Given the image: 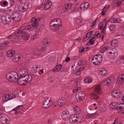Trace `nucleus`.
Masks as SVG:
<instances>
[{
	"mask_svg": "<svg viewBox=\"0 0 124 124\" xmlns=\"http://www.w3.org/2000/svg\"><path fill=\"white\" fill-rule=\"evenodd\" d=\"M79 118L78 116L74 114L71 115L69 119L70 123H74L78 121Z\"/></svg>",
	"mask_w": 124,
	"mask_h": 124,
	"instance_id": "9",
	"label": "nucleus"
},
{
	"mask_svg": "<svg viewBox=\"0 0 124 124\" xmlns=\"http://www.w3.org/2000/svg\"><path fill=\"white\" fill-rule=\"evenodd\" d=\"M111 79V78H109L107 80H105L104 82V83L105 84L104 85H107L112 83L113 81Z\"/></svg>",
	"mask_w": 124,
	"mask_h": 124,
	"instance_id": "32",
	"label": "nucleus"
},
{
	"mask_svg": "<svg viewBox=\"0 0 124 124\" xmlns=\"http://www.w3.org/2000/svg\"><path fill=\"white\" fill-rule=\"evenodd\" d=\"M48 80L50 83H53L54 81V78L52 77H49Z\"/></svg>",
	"mask_w": 124,
	"mask_h": 124,
	"instance_id": "48",
	"label": "nucleus"
},
{
	"mask_svg": "<svg viewBox=\"0 0 124 124\" xmlns=\"http://www.w3.org/2000/svg\"><path fill=\"white\" fill-rule=\"evenodd\" d=\"M58 65L56 66V68L55 69L53 70L52 71L55 72L56 71H59V67H58Z\"/></svg>",
	"mask_w": 124,
	"mask_h": 124,
	"instance_id": "50",
	"label": "nucleus"
},
{
	"mask_svg": "<svg viewBox=\"0 0 124 124\" xmlns=\"http://www.w3.org/2000/svg\"><path fill=\"white\" fill-rule=\"evenodd\" d=\"M23 77H20L19 78L17 79V81L15 82H17L18 85H26V84L25 83V81H24V79Z\"/></svg>",
	"mask_w": 124,
	"mask_h": 124,
	"instance_id": "17",
	"label": "nucleus"
},
{
	"mask_svg": "<svg viewBox=\"0 0 124 124\" xmlns=\"http://www.w3.org/2000/svg\"><path fill=\"white\" fill-rule=\"evenodd\" d=\"M61 22V20L59 19H52L50 21V28L54 31H58L61 26L60 24Z\"/></svg>",
	"mask_w": 124,
	"mask_h": 124,
	"instance_id": "2",
	"label": "nucleus"
},
{
	"mask_svg": "<svg viewBox=\"0 0 124 124\" xmlns=\"http://www.w3.org/2000/svg\"><path fill=\"white\" fill-rule=\"evenodd\" d=\"M85 96V92L82 91L78 92L76 95V97L77 100L80 101L81 100H83Z\"/></svg>",
	"mask_w": 124,
	"mask_h": 124,
	"instance_id": "8",
	"label": "nucleus"
},
{
	"mask_svg": "<svg viewBox=\"0 0 124 124\" xmlns=\"http://www.w3.org/2000/svg\"><path fill=\"white\" fill-rule=\"evenodd\" d=\"M92 39H90L89 41V43L91 44H93L94 42V40H92Z\"/></svg>",
	"mask_w": 124,
	"mask_h": 124,
	"instance_id": "53",
	"label": "nucleus"
},
{
	"mask_svg": "<svg viewBox=\"0 0 124 124\" xmlns=\"http://www.w3.org/2000/svg\"><path fill=\"white\" fill-rule=\"evenodd\" d=\"M38 68V66L36 65H34L32 67V70L33 71L36 72L38 71L37 69Z\"/></svg>",
	"mask_w": 124,
	"mask_h": 124,
	"instance_id": "41",
	"label": "nucleus"
},
{
	"mask_svg": "<svg viewBox=\"0 0 124 124\" xmlns=\"http://www.w3.org/2000/svg\"><path fill=\"white\" fill-rule=\"evenodd\" d=\"M10 3L11 5H13L14 4V0H10Z\"/></svg>",
	"mask_w": 124,
	"mask_h": 124,
	"instance_id": "59",
	"label": "nucleus"
},
{
	"mask_svg": "<svg viewBox=\"0 0 124 124\" xmlns=\"http://www.w3.org/2000/svg\"><path fill=\"white\" fill-rule=\"evenodd\" d=\"M49 39H44L42 41V43L43 45L45 46H49L51 44V42L49 41Z\"/></svg>",
	"mask_w": 124,
	"mask_h": 124,
	"instance_id": "22",
	"label": "nucleus"
},
{
	"mask_svg": "<svg viewBox=\"0 0 124 124\" xmlns=\"http://www.w3.org/2000/svg\"><path fill=\"white\" fill-rule=\"evenodd\" d=\"M117 51L115 49H113L112 50V52H110L109 53L110 54H112V55L114 57H115L117 55Z\"/></svg>",
	"mask_w": 124,
	"mask_h": 124,
	"instance_id": "30",
	"label": "nucleus"
},
{
	"mask_svg": "<svg viewBox=\"0 0 124 124\" xmlns=\"http://www.w3.org/2000/svg\"><path fill=\"white\" fill-rule=\"evenodd\" d=\"M116 26L113 25H111L110 26H109V29L111 31H113L116 29Z\"/></svg>",
	"mask_w": 124,
	"mask_h": 124,
	"instance_id": "45",
	"label": "nucleus"
},
{
	"mask_svg": "<svg viewBox=\"0 0 124 124\" xmlns=\"http://www.w3.org/2000/svg\"><path fill=\"white\" fill-rule=\"evenodd\" d=\"M52 4V2L50 0H48L44 6V9L45 10H46L50 8L51 7Z\"/></svg>",
	"mask_w": 124,
	"mask_h": 124,
	"instance_id": "29",
	"label": "nucleus"
},
{
	"mask_svg": "<svg viewBox=\"0 0 124 124\" xmlns=\"http://www.w3.org/2000/svg\"><path fill=\"white\" fill-rule=\"evenodd\" d=\"M24 79V81L25 82L27 83H29L32 80V76L30 75L27 74L25 75L23 78Z\"/></svg>",
	"mask_w": 124,
	"mask_h": 124,
	"instance_id": "18",
	"label": "nucleus"
},
{
	"mask_svg": "<svg viewBox=\"0 0 124 124\" xmlns=\"http://www.w3.org/2000/svg\"><path fill=\"white\" fill-rule=\"evenodd\" d=\"M109 5L106 6L103 8V9H105V10H107L109 8Z\"/></svg>",
	"mask_w": 124,
	"mask_h": 124,
	"instance_id": "58",
	"label": "nucleus"
},
{
	"mask_svg": "<svg viewBox=\"0 0 124 124\" xmlns=\"http://www.w3.org/2000/svg\"><path fill=\"white\" fill-rule=\"evenodd\" d=\"M81 21L80 20H78L77 21V25H80L81 24Z\"/></svg>",
	"mask_w": 124,
	"mask_h": 124,
	"instance_id": "63",
	"label": "nucleus"
},
{
	"mask_svg": "<svg viewBox=\"0 0 124 124\" xmlns=\"http://www.w3.org/2000/svg\"><path fill=\"white\" fill-rule=\"evenodd\" d=\"M12 20L14 22H17L19 21L21 18L20 15L18 12H15L12 14Z\"/></svg>",
	"mask_w": 124,
	"mask_h": 124,
	"instance_id": "7",
	"label": "nucleus"
},
{
	"mask_svg": "<svg viewBox=\"0 0 124 124\" xmlns=\"http://www.w3.org/2000/svg\"><path fill=\"white\" fill-rule=\"evenodd\" d=\"M31 22L32 24L30 25L32 29L33 30V28L36 29L38 26L37 20L35 18H33L31 20Z\"/></svg>",
	"mask_w": 124,
	"mask_h": 124,
	"instance_id": "14",
	"label": "nucleus"
},
{
	"mask_svg": "<svg viewBox=\"0 0 124 124\" xmlns=\"http://www.w3.org/2000/svg\"><path fill=\"white\" fill-rule=\"evenodd\" d=\"M1 19L2 23L5 25L10 23L12 18L11 15L8 14H5L1 17Z\"/></svg>",
	"mask_w": 124,
	"mask_h": 124,
	"instance_id": "5",
	"label": "nucleus"
},
{
	"mask_svg": "<svg viewBox=\"0 0 124 124\" xmlns=\"http://www.w3.org/2000/svg\"><path fill=\"white\" fill-rule=\"evenodd\" d=\"M7 79L11 82H15L18 78V74L14 71L7 73L6 76Z\"/></svg>",
	"mask_w": 124,
	"mask_h": 124,
	"instance_id": "3",
	"label": "nucleus"
},
{
	"mask_svg": "<svg viewBox=\"0 0 124 124\" xmlns=\"http://www.w3.org/2000/svg\"><path fill=\"white\" fill-rule=\"evenodd\" d=\"M89 4L87 2H85L81 4L80 7L81 9H83L84 10H86L89 7Z\"/></svg>",
	"mask_w": 124,
	"mask_h": 124,
	"instance_id": "26",
	"label": "nucleus"
},
{
	"mask_svg": "<svg viewBox=\"0 0 124 124\" xmlns=\"http://www.w3.org/2000/svg\"><path fill=\"white\" fill-rule=\"evenodd\" d=\"M66 101L64 99L62 98L59 99L58 101V104L59 106H61L65 103Z\"/></svg>",
	"mask_w": 124,
	"mask_h": 124,
	"instance_id": "24",
	"label": "nucleus"
},
{
	"mask_svg": "<svg viewBox=\"0 0 124 124\" xmlns=\"http://www.w3.org/2000/svg\"><path fill=\"white\" fill-rule=\"evenodd\" d=\"M118 121V119L117 118H116L114 122L113 123V124H115L117 123Z\"/></svg>",
	"mask_w": 124,
	"mask_h": 124,
	"instance_id": "64",
	"label": "nucleus"
},
{
	"mask_svg": "<svg viewBox=\"0 0 124 124\" xmlns=\"http://www.w3.org/2000/svg\"><path fill=\"white\" fill-rule=\"evenodd\" d=\"M106 25H104V27H103V29H102V30L103 31H101V32L104 33H105V29L106 28Z\"/></svg>",
	"mask_w": 124,
	"mask_h": 124,
	"instance_id": "56",
	"label": "nucleus"
},
{
	"mask_svg": "<svg viewBox=\"0 0 124 124\" xmlns=\"http://www.w3.org/2000/svg\"><path fill=\"white\" fill-rule=\"evenodd\" d=\"M15 52L13 50H10L7 52L6 54L7 56L11 57H13L15 54Z\"/></svg>",
	"mask_w": 124,
	"mask_h": 124,
	"instance_id": "20",
	"label": "nucleus"
},
{
	"mask_svg": "<svg viewBox=\"0 0 124 124\" xmlns=\"http://www.w3.org/2000/svg\"><path fill=\"white\" fill-rule=\"evenodd\" d=\"M95 92L99 94H101L102 93V87L101 85H97L95 88Z\"/></svg>",
	"mask_w": 124,
	"mask_h": 124,
	"instance_id": "16",
	"label": "nucleus"
},
{
	"mask_svg": "<svg viewBox=\"0 0 124 124\" xmlns=\"http://www.w3.org/2000/svg\"><path fill=\"white\" fill-rule=\"evenodd\" d=\"M124 79H123L122 78L119 76L117 78L116 80V83L118 84H121L124 81Z\"/></svg>",
	"mask_w": 124,
	"mask_h": 124,
	"instance_id": "36",
	"label": "nucleus"
},
{
	"mask_svg": "<svg viewBox=\"0 0 124 124\" xmlns=\"http://www.w3.org/2000/svg\"><path fill=\"white\" fill-rule=\"evenodd\" d=\"M85 81L86 83H88L92 82V81L89 78H86L85 79Z\"/></svg>",
	"mask_w": 124,
	"mask_h": 124,
	"instance_id": "49",
	"label": "nucleus"
},
{
	"mask_svg": "<svg viewBox=\"0 0 124 124\" xmlns=\"http://www.w3.org/2000/svg\"><path fill=\"white\" fill-rule=\"evenodd\" d=\"M106 10H105V9H103V10H102V11L101 12V15H104L105 13L106 12Z\"/></svg>",
	"mask_w": 124,
	"mask_h": 124,
	"instance_id": "57",
	"label": "nucleus"
},
{
	"mask_svg": "<svg viewBox=\"0 0 124 124\" xmlns=\"http://www.w3.org/2000/svg\"><path fill=\"white\" fill-rule=\"evenodd\" d=\"M23 7L25 11L27 10L29 8V4L27 3H23Z\"/></svg>",
	"mask_w": 124,
	"mask_h": 124,
	"instance_id": "39",
	"label": "nucleus"
},
{
	"mask_svg": "<svg viewBox=\"0 0 124 124\" xmlns=\"http://www.w3.org/2000/svg\"><path fill=\"white\" fill-rule=\"evenodd\" d=\"M120 21L118 18H112L110 20V22L111 23H119Z\"/></svg>",
	"mask_w": 124,
	"mask_h": 124,
	"instance_id": "33",
	"label": "nucleus"
},
{
	"mask_svg": "<svg viewBox=\"0 0 124 124\" xmlns=\"http://www.w3.org/2000/svg\"><path fill=\"white\" fill-rule=\"evenodd\" d=\"M28 30L30 31L32 30L30 25H28L26 27L25 26L22 27L18 30L16 31L15 34L17 36H18L21 34V36L23 39L24 40L27 41L29 39V35L25 31Z\"/></svg>",
	"mask_w": 124,
	"mask_h": 124,
	"instance_id": "1",
	"label": "nucleus"
},
{
	"mask_svg": "<svg viewBox=\"0 0 124 124\" xmlns=\"http://www.w3.org/2000/svg\"><path fill=\"white\" fill-rule=\"evenodd\" d=\"M28 71L25 69L22 68L19 70V73L20 75V77L24 78L27 74Z\"/></svg>",
	"mask_w": 124,
	"mask_h": 124,
	"instance_id": "15",
	"label": "nucleus"
},
{
	"mask_svg": "<svg viewBox=\"0 0 124 124\" xmlns=\"http://www.w3.org/2000/svg\"><path fill=\"white\" fill-rule=\"evenodd\" d=\"M51 101L49 98H46L43 102L42 105L43 108H47L50 107L51 104Z\"/></svg>",
	"mask_w": 124,
	"mask_h": 124,
	"instance_id": "10",
	"label": "nucleus"
},
{
	"mask_svg": "<svg viewBox=\"0 0 124 124\" xmlns=\"http://www.w3.org/2000/svg\"><path fill=\"white\" fill-rule=\"evenodd\" d=\"M23 107L22 105H19L17 106V107L15 109H13V111L15 112V114L17 115L18 114L20 113V107Z\"/></svg>",
	"mask_w": 124,
	"mask_h": 124,
	"instance_id": "28",
	"label": "nucleus"
},
{
	"mask_svg": "<svg viewBox=\"0 0 124 124\" xmlns=\"http://www.w3.org/2000/svg\"><path fill=\"white\" fill-rule=\"evenodd\" d=\"M84 51V49L83 47L81 46L79 49V52L80 53H81Z\"/></svg>",
	"mask_w": 124,
	"mask_h": 124,
	"instance_id": "51",
	"label": "nucleus"
},
{
	"mask_svg": "<svg viewBox=\"0 0 124 124\" xmlns=\"http://www.w3.org/2000/svg\"><path fill=\"white\" fill-rule=\"evenodd\" d=\"M0 121L3 124H10L11 120L6 115L2 114L0 115Z\"/></svg>",
	"mask_w": 124,
	"mask_h": 124,
	"instance_id": "6",
	"label": "nucleus"
},
{
	"mask_svg": "<svg viewBox=\"0 0 124 124\" xmlns=\"http://www.w3.org/2000/svg\"><path fill=\"white\" fill-rule=\"evenodd\" d=\"M95 35L98 38H100L101 36V34L99 33H98L97 34H95Z\"/></svg>",
	"mask_w": 124,
	"mask_h": 124,
	"instance_id": "60",
	"label": "nucleus"
},
{
	"mask_svg": "<svg viewBox=\"0 0 124 124\" xmlns=\"http://www.w3.org/2000/svg\"><path fill=\"white\" fill-rule=\"evenodd\" d=\"M110 106L113 109H116L117 110V105L116 102H113L111 103V104L110 105Z\"/></svg>",
	"mask_w": 124,
	"mask_h": 124,
	"instance_id": "40",
	"label": "nucleus"
},
{
	"mask_svg": "<svg viewBox=\"0 0 124 124\" xmlns=\"http://www.w3.org/2000/svg\"><path fill=\"white\" fill-rule=\"evenodd\" d=\"M72 6V4L71 3L65 4L62 7V9L64 12H67L71 8Z\"/></svg>",
	"mask_w": 124,
	"mask_h": 124,
	"instance_id": "19",
	"label": "nucleus"
},
{
	"mask_svg": "<svg viewBox=\"0 0 124 124\" xmlns=\"http://www.w3.org/2000/svg\"><path fill=\"white\" fill-rule=\"evenodd\" d=\"M9 43H10L9 41H7L0 44V49H3L5 48L6 47L7 45Z\"/></svg>",
	"mask_w": 124,
	"mask_h": 124,
	"instance_id": "23",
	"label": "nucleus"
},
{
	"mask_svg": "<svg viewBox=\"0 0 124 124\" xmlns=\"http://www.w3.org/2000/svg\"><path fill=\"white\" fill-rule=\"evenodd\" d=\"M73 111L75 113H77L78 114H80L81 112V110L80 108L77 105H74L73 106Z\"/></svg>",
	"mask_w": 124,
	"mask_h": 124,
	"instance_id": "21",
	"label": "nucleus"
},
{
	"mask_svg": "<svg viewBox=\"0 0 124 124\" xmlns=\"http://www.w3.org/2000/svg\"><path fill=\"white\" fill-rule=\"evenodd\" d=\"M89 39V38H88V37L86 36V37H84L83 39V42Z\"/></svg>",
	"mask_w": 124,
	"mask_h": 124,
	"instance_id": "55",
	"label": "nucleus"
},
{
	"mask_svg": "<svg viewBox=\"0 0 124 124\" xmlns=\"http://www.w3.org/2000/svg\"><path fill=\"white\" fill-rule=\"evenodd\" d=\"M12 59L13 62H17L20 61L21 60V56H18V55H15Z\"/></svg>",
	"mask_w": 124,
	"mask_h": 124,
	"instance_id": "27",
	"label": "nucleus"
},
{
	"mask_svg": "<svg viewBox=\"0 0 124 124\" xmlns=\"http://www.w3.org/2000/svg\"><path fill=\"white\" fill-rule=\"evenodd\" d=\"M100 72L101 75L102 76L106 75L107 74V72L105 69L102 68L101 70H100Z\"/></svg>",
	"mask_w": 124,
	"mask_h": 124,
	"instance_id": "31",
	"label": "nucleus"
},
{
	"mask_svg": "<svg viewBox=\"0 0 124 124\" xmlns=\"http://www.w3.org/2000/svg\"><path fill=\"white\" fill-rule=\"evenodd\" d=\"M23 6V3L21 2V3L19 4L18 7V9L20 11L22 12H25Z\"/></svg>",
	"mask_w": 124,
	"mask_h": 124,
	"instance_id": "34",
	"label": "nucleus"
},
{
	"mask_svg": "<svg viewBox=\"0 0 124 124\" xmlns=\"http://www.w3.org/2000/svg\"><path fill=\"white\" fill-rule=\"evenodd\" d=\"M102 56L101 54H96L93 58L92 62L95 65H99L102 62Z\"/></svg>",
	"mask_w": 124,
	"mask_h": 124,
	"instance_id": "4",
	"label": "nucleus"
},
{
	"mask_svg": "<svg viewBox=\"0 0 124 124\" xmlns=\"http://www.w3.org/2000/svg\"><path fill=\"white\" fill-rule=\"evenodd\" d=\"M86 117L88 119H93L94 118V116H93L92 114H89L87 115Z\"/></svg>",
	"mask_w": 124,
	"mask_h": 124,
	"instance_id": "46",
	"label": "nucleus"
},
{
	"mask_svg": "<svg viewBox=\"0 0 124 124\" xmlns=\"http://www.w3.org/2000/svg\"><path fill=\"white\" fill-rule=\"evenodd\" d=\"M40 50L38 48H36L33 51V53L35 55H38L40 54Z\"/></svg>",
	"mask_w": 124,
	"mask_h": 124,
	"instance_id": "38",
	"label": "nucleus"
},
{
	"mask_svg": "<svg viewBox=\"0 0 124 124\" xmlns=\"http://www.w3.org/2000/svg\"><path fill=\"white\" fill-rule=\"evenodd\" d=\"M117 110L118 111L119 110H121V108H124V103H120L118 104L117 107Z\"/></svg>",
	"mask_w": 124,
	"mask_h": 124,
	"instance_id": "35",
	"label": "nucleus"
},
{
	"mask_svg": "<svg viewBox=\"0 0 124 124\" xmlns=\"http://www.w3.org/2000/svg\"><path fill=\"white\" fill-rule=\"evenodd\" d=\"M70 58L69 57H67L65 59V61L66 62H68L70 60Z\"/></svg>",
	"mask_w": 124,
	"mask_h": 124,
	"instance_id": "62",
	"label": "nucleus"
},
{
	"mask_svg": "<svg viewBox=\"0 0 124 124\" xmlns=\"http://www.w3.org/2000/svg\"><path fill=\"white\" fill-rule=\"evenodd\" d=\"M122 2L120 1H118L116 2V4L117 6L118 7L121 4Z\"/></svg>",
	"mask_w": 124,
	"mask_h": 124,
	"instance_id": "54",
	"label": "nucleus"
},
{
	"mask_svg": "<svg viewBox=\"0 0 124 124\" xmlns=\"http://www.w3.org/2000/svg\"><path fill=\"white\" fill-rule=\"evenodd\" d=\"M90 97L91 98L94 100H97L99 98V96L97 95L95 93H93L90 95Z\"/></svg>",
	"mask_w": 124,
	"mask_h": 124,
	"instance_id": "37",
	"label": "nucleus"
},
{
	"mask_svg": "<svg viewBox=\"0 0 124 124\" xmlns=\"http://www.w3.org/2000/svg\"><path fill=\"white\" fill-rule=\"evenodd\" d=\"M111 94L113 97L118 98L121 96V93L119 90H114L112 93Z\"/></svg>",
	"mask_w": 124,
	"mask_h": 124,
	"instance_id": "12",
	"label": "nucleus"
},
{
	"mask_svg": "<svg viewBox=\"0 0 124 124\" xmlns=\"http://www.w3.org/2000/svg\"><path fill=\"white\" fill-rule=\"evenodd\" d=\"M91 32H88L86 35V36L89 39L91 37V35H92V34H91Z\"/></svg>",
	"mask_w": 124,
	"mask_h": 124,
	"instance_id": "52",
	"label": "nucleus"
},
{
	"mask_svg": "<svg viewBox=\"0 0 124 124\" xmlns=\"http://www.w3.org/2000/svg\"><path fill=\"white\" fill-rule=\"evenodd\" d=\"M58 67H59V71H60V72H62L64 71V68H62V66L61 65H58Z\"/></svg>",
	"mask_w": 124,
	"mask_h": 124,
	"instance_id": "44",
	"label": "nucleus"
},
{
	"mask_svg": "<svg viewBox=\"0 0 124 124\" xmlns=\"http://www.w3.org/2000/svg\"><path fill=\"white\" fill-rule=\"evenodd\" d=\"M103 26V24L102 22H100L98 26L99 29L100 30H102V29Z\"/></svg>",
	"mask_w": 124,
	"mask_h": 124,
	"instance_id": "47",
	"label": "nucleus"
},
{
	"mask_svg": "<svg viewBox=\"0 0 124 124\" xmlns=\"http://www.w3.org/2000/svg\"><path fill=\"white\" fill-rule=\"evenodd\" d=\"M92 114L93 115V116H94V118L98 115V113H94Z\"/></svg>",
	"mask_w": 124,
	"mask_h": 124,
	"instance_id": "61",
	"label": "nucleus"
},
{
	"mask_svg": "<svg viewBox=\"0 0 124 124\" xmlns=\"http://www.w3.org/2000/svg\"><path fill=\"white\" fill-rule=\"evenodd\" d=\"M70 114L67 111H63L62 114L61 116L64 120H67L69 119Z\"/></svg>",
	"mask_w": 124,
	"mask_h": 124,
	"instance_id": "13",
	"label": "nucleus"
},
{
	"mask_svg": "<svg viewBox=\"0 0 124 124\" xmlns=\"http://www.w3.org/2000/svg\"><path fill=\"white\" fill-rule=\"evenodd\" d=\"M110 44L112 46L116 47L118 45L119 41L117 40L113 39L111 41Z\"/></svg>",
	"mask_w": 124,
	"mask_h": 124,
	"instance_id": "25",
	"label": "nucleus"
},
{
	"mask_svg": "<svg viewBox=\"0 0 124 124\" xmlns=\"http://www.w3.org/2000/svg\"><path fill=\"white\" fill-rule=\"evenodd\" d=\"M108 48V46H105V47H103L102 48V49L100 50V52L101 53H103L105 51L107 50Z\"/></svg>",
	"mask_w": 124,
	"mask_h": 124,
	"instance_id": "42",
	"label": "nucleus"
},
{
	"mask_svg": "<svg viewBox=\"0 0 124 124\" xmlns=\"http://www.w3.org/2000/svg\"><path fill=\"white\" fill-rule=\"evenodd\" d=\"M78 64L79 66H82L85 65L86 63L83 60H81L78 62Z\"/></svg>",
	"mask_w": 124,
	"mask_h": 124,
	"instance_id": "43",
	"label": "nucleus"
},
{
	"mask_svg": "<svg viewBox=\"0 0 124 124\" xmlns=\"http://www.w3.org/2000/svg\"><path fill=\"white\" fill-rule=\"evenodd\" d=\"M15 97V95L7 94L2 96V100L4 102H6Z\"/></svg>",
	"mask_w": 124,
	"mask_h": 124,
	"instance_id": "11",
	"label": "nucleus"
}]
</instances>
